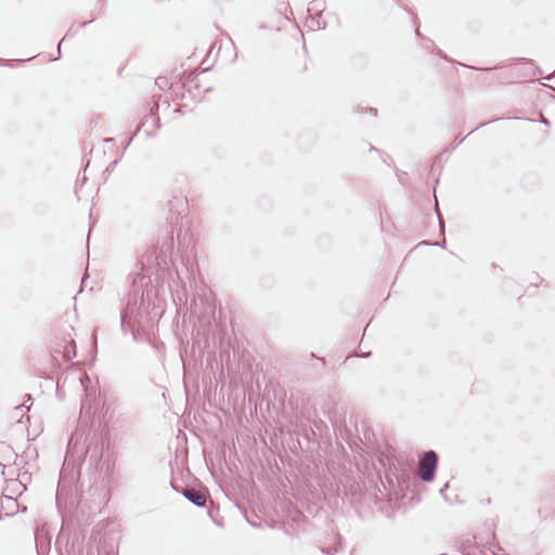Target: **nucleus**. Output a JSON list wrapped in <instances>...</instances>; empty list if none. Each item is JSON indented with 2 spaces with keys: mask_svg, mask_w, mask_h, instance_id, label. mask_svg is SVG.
I'll use <instances>...</instances> for the list:
<instances>
[{
  "mask_svg": "<svg viewBox=\"0 0 555 555\" xmlns=\"http://www.w3.org/2000/svg\"><path fill=\"white\" fill-rule=\"evenodd\" d=\"M104 441L98 431L91 430L80 422L72 434L65 454L64 467L61 470L56 489V506L60 512L65 509L68 502L73 504V481L78 477V470L89 455L91 465H98L103 456Z\"/></svg>",
  "mask_w": 555,
  "mask_h": 555,
  "instance_id": "nucleus-1",
  "label": "nucleus"
},
{
  "mask_svg": "<svg viewBox=\"0 0 555 555\" xmlns=\"http://www.w3.org/2000/svg\"><path fill=\"white\" fill-rule=\"evenodd\" d=\"M51 357V369L66 370L68 367H77L81 370L86 365L85 360L74 361L78 357L77 349H52Z\"/></svg>",
  "mask_w": 555,
  "mask_h": 555,
  "instance_id": "nucleus-2",
  "label": "nucleus"
},
{
  "mask_svg": "<svg viewBox=\"0 0 555 555\" xmlns=\"http://www.w3.org/2000/svg\"><path fill=\"white\" fill-rule=\"evenodd\" d=\"M80 386L85 391V398L81 401V413L90 414L96 410V399H98V386L92 379L89 377L87 373H83L78 377Z\"/></svg>",
  "mask_w": 555,
  "mask_h": 555,
  "instance_id": "nucleus-3",
  "label": "nucleus"
},
{
  "mask_svg": "<svg viewBox=\"0 0 555 555\" xmlns=\"http://www.w3.org/2000/svg\"><path fill=\"white\" fill-rule=\"evenodd\" d=\"M438 466V455L429 450L423 453L418 460V476L425 482H430L435 478Z\"/></svg>",
  "mask_w": 555,
  "mask_h": 555,
  "instance_id": "nucleus-4",
  "label": "nucleus"
},
{
  "mask_svg": "<svg viewBox=\"0 0 555 555\" xmlns=\"http://www.w3.org/2000/svg\"><path fill=\"white\" fill-rule=\"evenodd\" d=\"M20 503L16 496H12L5 492H2L0 501V519L3 517H11L18 513Z\"/></svg>",
  "mask_w": 555,
  "mask_h": 555,
  "instance_id": "nucleus-5",
  "label": "nucleus"
},
{
  "mask_svg": "<svg viewBox=\"0 0 555 555\" xmlns=\"http://www.w3.org/2000/svg\"><path fill=\"white\" fill-rule=\"evenodd\" d=\"M183 496L193 503L195 506L204 507L206 505V494L204 491L195 488H185L181 491Z\"/></svg>",
  "mask_w": 555,
  "mask_h": 555,
  "instance_id": "nucleus-6",
  "label": "nucleus"
},
{
  "mask_svg": "<svg viewBox=\"0 0 555 555\" xmlns=\"http://www.w3.org/2000/svg\"><path fill=\"white\" fill-rule=\"evenodd\" d=\"M26 490L25 485L20 479H9L2 492L12 496H20Z\"/></svg>",
  "mask_w": 555,
  "mask_h": 555,
  "instance_id": "nucleus-7",
  "label": "nucleus"
},
{
  "mask_svg": "<svg viewBox=\"0 0 555 555\" xmlns=\"http://www.w3.org/2000/svg\"><path fill=\"white\" fill-rule=\"evenodd\" d=\"M88 351V354L91 357V361L95 358V351L96 349H86Z\"/></svg>",
  "mask_w": 555,
  "mask_h": 555,
  "instance_id": "nucleus-8",
  "label": "nucleus"
},
{
  "mask_svg": "<svg viewBox=\"0 0 555 555\" xmlns=\"http://www.w3.org/2000/svg\"><path fill=\"white\" fill-rule=\"evenodd\" d=\"M16 409H17V410H21V411H26V412H28V411H29V409H30V406H29V405H26V404L24 403V404H22V405L17 406Z\"/></svg>",
  "mask_w": 555,
  "mask_h": 555,
  "instance_id": "nucleus-9",
  "label": "nucleus"
},
{
  "mask_svg": "<svg viewBox=\"0 0 555 555\" xmlns=\"http://www.w3.org/2000/svg\"><path fill=\"white\" fill-rule=\"evenodd\" d=\"M370 356H371V351L365 352V353H363V354H362V357H364V358H367V357H370Z\"/></svg>",
  "mask_w": 555,
  "mask_h": 555,
  "instance_id": "nucleus-10",
  "label": "nucleus"
},
{
  "mask_svg": "<svg viewBox=\"0 0 555 555\" xmlns=\"http://www.w3.org/2000/svg\"><path fill=\"white\" fill-rule=\"evenodd\" d=\"M448 488V483L444 485V487L440 490V492L442 493L444 491V489Z\"/></svg>",
  "mask_w": 555,
  "mask_h": 555,
  "instance_id": "nucleus-11",
  "label": "nucleus"
},
{
  "mask_svg": "<svg viewBox=\"0 0 555 555\" xmlns=\"http://www.w3.org/2000/svg\"><path fill=\"white\" fill-rule=\"evenodd\" d=\"M30 399H31V396L27 395V401H29Z\"/></svg>",
  "mask_w": 555,
  "mask_h": 555,
  "instance_id": "nucleus-12",
  "label": "nucleus"
}]
</instances>
